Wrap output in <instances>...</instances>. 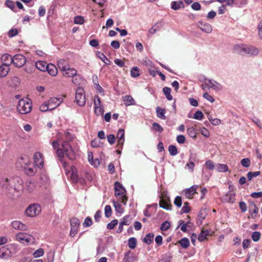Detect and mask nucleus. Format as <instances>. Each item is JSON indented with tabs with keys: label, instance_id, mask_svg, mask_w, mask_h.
Masks as SVG:
<instances>
[{
	"label": "nucleus",
	"instance_id": "69168bd1",
	"mask_svg": "<svg viewBox=\"0 0 262 262\" xmlns=\"http://www.w3.org/2000/svg\"><path fill=\"white\" fill-rule=\"evenodd\" d=\"M190 211V208L189 207V203L188 202H185L184 206L182 208V211L183 213H188Z\"/></svg>",
	"mask_w": 262,
	"mask_h": 262
},
{
	"label": "nucleus",
	"instance_id": "052dcab7",
	"mask_svg": "<svg viewBox=\"0 0 262 262\" xmlns=\"http://www.w3.org/2000/svg\"><path fill=\"white\" fill-rule=\"evenodd\" d=\"M241 164L245 167H248L250 165V161L248 158H244L241 160Z\"/></svg>",
	"mask_w": 262,
	"mask_h": 262
},
{
	"label": "nucleus",
	"instance_id": "c756f323",
	"mask_svg": "<svg viewBox=\"0 0 262 262\" xmlns=\"http://www.w3.org/2000/svg\"><path fill=\"white\" fill-rule=\"evenodd\" d=\"M156 113L157 117L162 119L165 120L166 119V117L165 116V110L164 108H161L160 107H157L156 108Z\"/></svg>",
	"mask_w": 262,
	"mask_h": 262
},
{
	"label": "nucleus",
	"instance_id": "6e6d98bb",
	"mask_svg": "<svg viewBox=\"0 0 262 262\" xmlns=\"http://www.w3.org/2000/svg\"><path fill=\"white\" fill-rule=\"evenodd\" d=\"M62 150L64 152L68 151L69 149L71 148V145L68 141H64L62 143Z\"/></svg>",
	"mask_w": 262,
	"mask_h": 262
},
{
	"label": "nucleus",
	"instance_id": "412c9836",
	"mask_svg": "<svg viewBox=\"0 0 262 262\" xmlns=\"http://www.w3.org/2000/svg\"><path fill=\"white\" fill-rule=\"evenodd\" d=\"M231 186H229L230 192L224 196V200L228 203H233L235 202V194L231 192Z\"/></svg>",
	"mask_w": 262,
	"mask_h": 262
},
{
	"label": "nucleus",
	"instance_id": "c9c22d12",
	"mask_svg": "<svg viewBox=\"0 0 262 262\" xmlns=\"http://www.w3.org/2000/svg\"><path fill=\"white\" fill-rule=\"evenodd\" d=\"M168 151L170 155L172 156H174L177 155L178 153L177 148L176 146L173 145H170L168 147Z\"/></svg>",
	"mask_w": 262,
	"mask_h": 262
},
{
	"label": "nucleus",
	"instance_id": "7ed1b4c3",
	"mask_svg": "<svg viewBox=\"0 0 262 262\" xmlns=\"http://www.w3.org/2000/svg\"><path fill=\"white\" fill-rule=\"evenodd\" d=\"M17 110L21 114H26L32 110V103L30 100L20 99L17 106Z\"/></svg>",
	"mask_w": 262,
	"mask_h": 262
},
{
	"label": "nucleus",
	"instance_id": "f03ea898",
	"mask_svg": "<svg viewBox=\"0 0 262 262\" xmlns=\"http://www.w3.org/2000/svg\"><path fill=\"white\" fill-rule=\"evenodd\" d=\"M233 51L235 53L242 56H256L259 53V50L257 48L244 44L235 45L233 47Z\"/></svg>",
	"mask_w": 262,
	"mask_h": 262
},
{
	"label": "nucleus",
	"instance_id": "8fccbe9b",
	"mask_svg": "<svg viewBox=\"0 0 262 262\" xmlns=\"http://www.w3.org/2000/svg\"><path fill=\"white\" fill-rule=\"evenodd\" d=\"M187 133L188 135L191 137L195 138L196 136V133L193 127H189L187 129Z\"/></svg>",
	"mask_w": 262,
	"mask_h": 262
},
{
	"label": "nucleus",
	"instance_id": "c85d7f7f",
	"mask_svg": "<svg viewBox=\"0 0 262 262\" xmlns=\"http://www.w3.org/2000/svg\"><path fill=\"white\" fill-rule=\"evenodd\" d=\"M215 168L219 172H226L228 171V167L226 164H217L215 165Z\"/></svg>",
	"mask_w": 262,
	"mask_h": 262
},
{
	"label": "nucleus",
	"instance_id": "0eeeda50",
	"mask_svg": "<svg viewBox=\"0 0 262 262\" xmlns=\"http://www.w3.org/2000/svg\"><path fill=\"white\" fill-rule=\"evenodd\" d=\"M12 63L15 67L20 68L26 62V58L21 54H16L13 57Z\"/></svg>",
	"mask_w": 262,
	"mask_h": 262
},
{
	"label": "nucleus",
	"instance_id": "dca6fc26",
	"mask_svg": "<svg viewBox=\"0 0 262 262\" xmlns=\"http://www.w3.org/2000/svg\"><path fill=\"white\" fill-rule=\"evenodd\" d=\"M199 28L203 32H205L207 33H210L212 31V28L211 26L208 23H203L202 21H199L198 23Z\"/></svg>",
	"mask_w": 262,
	"mask_h": 262
},
{
	"label": "nucleus",
	"instance_id": "338daca9",
	"mask_svg": "<svg viewBox=\"0 0 262 262\" xmlns=\"http://www.w3.org/2000/svg\"><path fill=\"white\" fill-rule=\"evenodd\" d=\"M153 127L154 129L160 133H162L163 131V127L158 123L154 122L152 124Z\"/></svg>",
	"mask_w": 262,
	"mask_h": 262
},
{
	"label": "nucleus",
	"instance_id": "603ef678",
	"mask_svg": "<svg viewBox=\"0 0 262 262\" xmlns=\"http://www.w3.org/2000/svg\"><path fill=\"white\" fill-rule=\"evenodd\" d=\"M114 205L116 211L120 213L123 212V209L121 205L119 202H114Z\"/></svg>",
	"mask_w": 262,
	"mask_h": 262
},
{
	"label": "nucleus",
	"instance_id": "0e129e2a",
	"mask_svg": "<svg viewBox=\"0 0 262 262\" xmlns=\"http://www.w3.org/2000/svg\"><path fill=\"white\" fill-rule=\"evenodd\" d=\"M172 256L170 255H165L159 262H171Z\"/></svg>",
	"mask_w": 262,
	"mask_h": 262
},
{
	"label": "nucleus",
	"instance_id": "bb28decb",
	"mask_svg": "<svg viewBox=\"0 0 262 262\" xmlns=\"http://www.w3.org/2000/svg\"><path fill=\"white\" fill-rule=\"evenodd\" d=\"M162 25L160 23H156L155 24L153 27L149 30L148 36L150 37V36L154 34H155L157 31L160 30L161 28Z\"/></svg>",
	"mask_w": 262,
	"mask_h": 262
},
{
	"label": "nucleus",
	"instance_id": "72a5a7b5",
	"mask_svg": "<svg viewBox=\"0 0 262 262\" xmlns=\"http://www.w3.org/2000/svg\"><path fill=\"white\" fill-rule=\"evenodd\" d=\"M179 243L181 246L184 249L188 248L190 244L189 239L186 237L183 238Z\"/></svg>",
	"mask_w": 262,
	"mask_h": 262
},
{
	"label": "nucleus",
	"instance_id": "aec40b11",
	"mask_svg": "<svg viewBox=\"0 0 262 262\" xmlns=\"http://www.w3.org/2000/svg\"><path fill=\"white\" fill-rule=\"evenodd\" d=\"M62 75L66 77H73L77 75V71L75 69L71 68L69 67L62 72Z\"/></svg>",
	"mask_w": 262,
	"mask_h": 262
},
{
	"label": "nucleus",
	"instance_id": "4468645a",
	"mask_svg": "<svg viewBox=\"0 0 262 262\" xmlns=\"http://www.w3.org/2000/svg\"><path fill=\"white\" fill-rule=\"evenodd\" d=\"M205 80L208 82L210 88L213 89L216 91H220L222 90V85L213 80L207 79L205 78Z\"/></svg>",
	"mask_w": 262,
	"mask_h": 262
},
{
	"label": "nucleus",
	"instance_id": "37998d69",
	"mask_svg": "<svg viewBox=\"0 0 262 262\" xmlns=\"http://www.w3.org/2000/svg\"><path fill=\"white\" fill-rule=\"evenodd\" d=\"M5 5L7 7L10 8L11 10H13L14 12L16 11L15 10V5L13 1H10V0H7L5 1Z\"/></svg>",
	"mask_w": 262,
	"mask_h": 262
},
{
	"label": "nucleus",
	"instance_id": "ea45409f",
	"mask_svg": "<svg viewBox=\"0 0 262 262\" xmlns=\"http://www.w3.org/2000/svg\"><path fill=\"white\" fill-rule=\"evenodd\" d=\"M183 4L182 1H173L171 3V8L174 10H179Z\"/></svg>",
	"mask_w": 262,
	"mask_h": 262
},
{
	"label": "nucleus",
	"instance_id": "f3484780",
	"mask_svg": "<svg viewBox=\"0 0 262 262\" xmlns=\"http://www.w3.org/2000/svg\"><path fill=\"white\" fill-rule=\"evenodd\" d=\"M198 188V185H193L190 188L184 190L186 196L188 199H191L192 195L196 193V190Z\"/></svg>",
	"mask_w": 262,
	"mask_h": 262
},
{
	"label": "nucleus",
	"instance_id": "39448f33",
	"mask_svg": "<svg viewBox=\"0 0 262 262\" xmlns=\"http://www.w3.org/2000/svg\"><path fill=\"white\" fill-rule=\"evenodd\" d=\"M75 100L78 105L83 106L85 104V95L83 88L78 87L76 91Z\"/></svg>",
	"mask_w": 262,
	"mask_h": 262
},
{
	"label": "nucleus",
	"instance_id": "a18cd8bd",
	"mask_svg": "<svg viewBox=\"0 0 262 262\" xmlns=\"http://www.w3.org/2000/svg\"><path fill=\"white\" fill-rule=\"evenodd\" d=\"M9 83L12 86H17L19 84V79L17 77H13Z\"/></svg>",
	"mask_w": 262,
	"mask_h": 262
},
{
	"label": "nucleus",
	"instance_id": "4c0bfd02",
	"mask_svg": "<svg viewBox=\"0 0 262 262\" xmlns=\"http://www.w3.org/2000/svg\"><path fill=\"white\" fill-rule=\"evenodd\" d=\"M49 103L48 102H45L44 103L41 104L40 107L39 109L41 112H46L48 111H51L52 109L50 108V106H49Z\"/></svg>",
	"mask_w": 262,
	"mask_h": 262
},
{
	"label": "nucleus",
	"instance_id": "f257e3e1",
	"mask_svg": "<svg viewBox=\"0 0 262 262\" xmlns=\"http://www.w3.org/2000/svg\"><path fill=\"white\" fill-rule=\"evenodd\" d=\"M2 188L8 193L14 195L20 193L24 190L23 181L17 176L4 178L1 182Z\"/></svg>",
	"mask_w": 262,
	"mask_h": 262
},
{
	"label": "nucleus",
	"instance_id": "13d9d810",
	"mask_svg": "<svg viewBox=\"0 0 262 262\" xmlns=\"http://www.w3.org/2000/svg\"><path fill=\"white\" fill-rule=\"evenodd\" d=\"M174 204L179 208L181 207L182 199H181V196H177L176 197L174 201Z\"/></svg>",
	"mask_w": 262,
	"mask_h": 262
},
{
	"label": "nucleus",
	"instance_id": "a19ab883",
	"mask_svg": "<svg viewBox=\"0 0 262 262\" xmlns=\"http://www.w3.org/2000/svg\"><path fill=\"white\" fill-rule=\"evenodd\" d=\"M65 154L67 157L71 160H73L75 158V153L72 147L69 149L68 151L65 152Z\"/></svg>",
	"mask_w": 262,
	"mask_h": 262
},
{
	"label": "nucleus",
	"instance_id": "5701e85b",
	"mask_svg": "<svg viewBox=\"0 0 262 262\" xmlns=\"http://www.w3.org/2000/svg\"><path fill=\"white\" fill-rule=\"evenodd\" d=\"M49 106L52 110L55 109L60 105V101L57 98H52L49 101Z\"/></svg>",
	"mask_w": 262,
	"mask_h": 262
},
{
	"label": "nucleus",
	"instance_id": "1a4fd4ad",
	"mask_svg": "<svg viewBox=\"0 0 262 262\" xmlns=\"http://www.w3.org/2000/svg\"><path fill=\"white\" fill-rule=\"evenodd\" d=\"M71 172H70V171H68V172H66V174H70V178L72 183H77L78 182H79L81 183H82L84 180L83 179L79 178L78 174L77 173V170L75 168V167L74 166H72L71 167Z\"/></svg>",
	"mask_w": 262,
	"mask_h": 262
},
{
	"label": "nucleus",
	"instance_id": "ddd939ff",
	"mask_svg": "<svg viewBox=\"0 0 262 262\" xmlns=\"http://www.w3.org/2000/svg\"><path fill=\"white\" fill-rule=\"evenodd\" d=\"M11 226L16 230H21V231H26L27 229V226L26 225L23 224V223L18 221H13L11 224Z\"/></svg>",
	"mask_w": 262,
	"mask_h": 262
},
{
	"label": "nucleus",
	"instance_id": "774afa93",
	"mask_svg": "<svg viewBox=\"0 0 262 262\" xmlns=\"http://www.w3.org/2000/svg\"><path fill=\"white\" fill-rule=\"evenodd\" d=\"M101 217V212L100 210H97L94 215V220L96 222H99Z\"/></svg>",
	"mask_w": 262,
	"mask_h": 262
},
{
	"label": "nucleus",
	"instance_id": "b1692460",
	"mask_svg": "<svg viewBox=\"0 0 262 262\" xmlns=\"http://www.w3.org/2000/svg\"><path fill=\"white\" fill-rule=\"evenodd\" d=\"M46 71H47L48 73L52 76H55L58 73L57 68L55 65L52 63L48 64V68Z\"/></svg>",
	"mask_w": 262,
	"mask_h": 262
},
{
	"label": "nucleus",
	"instance_id": "5fc2aeb1",
	"mask_svg": "<svg viewBox=\"0 0 262 262\" xmlns=\"http://www.w3.org/2000/svg\"><path fill=\"white\" fill-rule=\"evenodd\" d=\"M105 215L106 217H109L112 215V209L110 205H106L104 208Z\"/></svg>",
	"mask_w": 262,
	"mask_h": 262
},
{
	"label": "nucleus",
	"instance_id": "6ab92c4d",
	"mask_svg": "<svg viewBox=\"0 0 262 262\" xmlns=\"http://www.w3.org/2000/svg\"><path fill=\"white\" fill-rule=\"evenodd\" d=\"M249 212L251 214L252 218H256L258 212V208L256 206L253 202H251L250 204Z\"/></svg>",
	"mask_w": 262,
	"mask_h": 262
},
{
	"label": "nucleus",
	"instance_id": "20e7f679",
	"mask_svg": "<svg viewBox=\"0 0 262 262\" xmlns=\"http://www.w3.org/2000/svg\"><path fill=\"white\" fill-rule=\"evenodd\" d=\"M15 239L19 243L26 245L31 242H33L34 239L31 235L24 232L17 233L15 235Z\"/></svg>",
	"mask_w": 262,
	"mask_h": 262
},
{
	"label": "nucleus",
	"instance_id": "864d4df0",
	"mask_svg": "<svg viewBox=\"0 0 262 262\" xmlns=\"http://www.w3.org/2000/svg\"><path fill=\"white\" fill-rule=\"evenodd\" d=\"M252 239L254 242H257L259 240L260 237V233L258 231H255L252 234Z\"/></svg>",
	"mask_w": 262,
	"mask_h": 262
},
{
	"label": "nucleus",
	"instance_id": "6e6552de",
	"mask_svg": "<svg viewBox=\"0 0 262 262\" xmlns=\"http://www.w3.org/2000/svg\"><path fill=\"white\" fill-rule=\"evenodd\" d=\"M71 230L70 236L74 237L77 234L79 226L80 225V222L76 217H73L71 220Z\"/></svg>",
	"mask_w": 262,
	"mask_h": 262
},
{
	"label": "nucleus",
	"instance_id": "79ce46f5",
	"mask_svg": "<svg viewBox=\"0 0 262 262\" xmlns=\"http://www.w3.org/2000/svg\"><path fill=\"white\" fill-rule=\"evenodd\" d=\"M136 245H137V240H136V238L130 237L128 239V247L130 249H134L136 247Z\"/></svg>",
	"mask_w": 262,
	"mask_h": 262
},
{
	"label": "nucleus",
	"instance_id": "a211bd4d",
	"mask_svg": "<svg viewBox=\"0 0 262 262\" xmlns=\"http://www.w3.org/2000/svg\"><path fill=\"white\" fill-rule=\"evenodd\" d=\"M13 57L8 54H4L1 57V60L4 63L2 64L9 67V66L12 63Z\"/></svg>",
	"mask_w": 262,
	"mask_h": 262
},
{
	"label": "nucleus",
	"instance_id": "58836bf2",
	"mask_svg": "<svg viewBox=\"0 0 262 262\" xmlns=\"http://www.w3.org/2000/svg\"><path fill=\"white\" fill-rule=\"evenodd\" d=\"M260 174V171L249 172L247 173V178L249 181H251L254 177H256Z\"/></svg>",
	"mask_w": 262,
	"mask_h": 262
},
{
	"label": "nucleus",
	"instance_id": "a878e982",
	"mask_svg": "<svg viewBox=\"0 0 262 262\" xmlns=\"http://www.w3.org/2000/svg\"><path fill=\"white\" fill-rule=\"evenodd\" d=\"M10 71V68L7 66L2 64L0 66V78L6 77Z\"/></svg>",
	"mask_w": 262,
	"mask_h": 262
},
{
	"label": "nucleus",
	"instance_id": "4d7b16f0",
	"mask_svg": "<svg viewBox=\"0 0 262 262\" xmlns=\"http://www.w3.org/2000/svg\"><path fill=\"white\" fill-rule=\"evenodd\" d=\"M170 227V223L168 221L164 222L161 225L160 229L162 231H166Z\"/></svg>",
	"mask_w": 262,
	"mask_h": 262
},
{
	"label": "nucleus",
	"instance_id": "de8ad7c7",
	"mask_svg": "<svg viewBox=\"0 0 262 262\" xmlns=\"http://www.w3.org/2000/svg\"><path fill=\"white\" fill-rule=\"evenodd\" d=\"M43 253V250L42 248H39L33 253V255L35 258H37L42 256Z\"/></svg>",
	"mask_w": 262,
	"mask_h": 262
},
{
	"label": "nucleus",
	"instance_id": "9b49d317",
	"mask_svg": "<svg viewBox=\"0 0 262 262\" xmlns=\"http://www.w3.org/2000/svg\"><path fill=\"white\" fill-rule=\"evenodd\" d=\"M34 162L36 167L41 169L43 166V155L39 152H36L34 155Z\"/></svg>",
	"mask_w": 262,
	"mask_h": 262
},
{
	"label": "nucleus",
	"instance_id": "3c124183",
	"mask_svg": "<svg viewBox=\"0 0 262 262\" xmlns=\"http://www.w3.org/2000/svg\"><path fill=\"white\" fill-rule=\"evenodd\" d=\"M204 117V115L201 111H197L194 114L193 118L196 120H201Z\"/></svg>",
	"mask_w": 262,
	"mask_h": 262
},
{
	"label": "nucleus",
	"instance_id": "2f4dec72",
	"mask_svg": "<svg viewBox=\"0 0 262 262\" xmlns=\"http://www.w3.org/2000/svg\"><path fill=\"white\" fill-rule=\"evenodd\" d=\"M154 234L153 233H148L145 235L143 239L144 243L148 245H150L153 242Z\"/></svg>",
	"mask_w": 262,
	"mask_h": 262
},
{
	"label": "nucleus",
	"instance_id": "4be33fe9",
	"mask_svg": "<svg viewBox=\"0 0 262 262\" xmlns=\"http://www.w3.org/2000/svg\"><path fill=\"white\" fill-rule=\"evenodd\" d=\"M57 66L62 72H63L70 67L69 62L63 59H60L58 61Z\"/></svg>",
	"mask_w": 262,
	"mask_h": 262
},
{
	"label": "nucleus",
	"instance_id": "09e8293b",
	"mask_svg": "<svg viewBox=\"0 0 262 262\" xmlns=\"http://www.w3.org/2000/svg\"><path fill=\"white\" fill-rule=\"evenodd\" d=\"M118 221L117 219L113 220L110 223L107 224V228L110 230H112L117 225Z\"/></svg>",
	"mask_w": 262,
	"mask_h": 262
},
{
	"label": "nucleus",
	"instance_id": "680f3d73",
	"mask_svg": "<svg viewBox=\"0 0 262 262\" xmlns=\"http://www.w3.org/2000/svg\"><path fill=\"white\" fill-rule=\"evenodd\" d=\"M6 249L2 248L0 249V257L2 258H6L8 257V254L6 253Z\"/></svg>",
	"mask_w": 262,
	"mask_h": 262
},
{
	"label": "nucleus",
	"instance_id": "2eb2a0df",
	"mask_svg": "<svg viewBox=\"0 0 262 262\" xmlns=\"http://www.w3.org/2000/svg\"><path fill=\"white\" fill-rule=\"evenodd\" d=\"M118 139V146L119 148H122L124 142V130L119 129L117 135Z\"/></svg>",
	"mask_w": 262,
	"mask_h": 262
},
{
	"label": "nucleus",
	"instance_id": "bf43d9fd",
	"mask_svg": "<svg viewBox=\"0 0 262 262\" xmlns=\"http://www.w3.org/2000/svg\"><path fill=\"white\" fill-rule=\"evenodd\" d=\"M74 23L76 24L81 25L84 23L83 17L81 16H77L74 18Z\"/></svg>",
	"mask_w": 262,
	"mask_h": 262
},
{
	"label": "nucleus",
	"instance_id": "423d86ee",
	"mask_svg": "<svg viewBox=\"0 0 262 262\" xmlns=\"http://www.w3.org/2000/svg\"><path fill=\"white\" fill-rule=\"evenodd\" d=\"M41 211L40 207L37 204L30 205L26 210V214L30 217H34L39 214Z\"/></svg>",
	"mask_w": 262,
	"mask_h": 262
},
{
	"label": "nucleus",
	"instance_id": "f704fd0d",
	"mask_svg": "<svg viewBox=\"0 0 262 262\" xmlns=\"http://www.w3.org/2000/svg\"><path fill=\"white\" fill-rule=\"evenodd\" d=\"M131 76L134 78L140 76L139 69L137 67H134L130 70Z\"/></svg>",
	"mask_w": 262,
	"mask_h": 262
},
{
	"label": "nucleus",
	"instance_id": "cd10ccee",
	"mask_svg": "<svg viewBox=\"0 0 262 262\" xmlns=\"http://www.w3.org/2000/svg\"><path fill=\"white\" fill-rule=\"evenodd\" d=\"M195 155L191 154L189 159V162L186 165V166L188 167V168L191 170V171H193V168L195 166V164L193 162V161H195Z\"/></svg>",
	"mask_w": 262,
	"mask_h": 262
},
{
	"label": "nucleus",
	"instance_id": "9d476101",
	"mask_svg": "<svg viewBox=\"0 0 262 262\" xmlns=\"http://www.w3.org/2000/svg\"><path fill=\"white\" fill-rule=\"evenodd\" d=\"M114 189L115 191V195L117 198L126 194V191L124 187L117 181L114 184Z\"/></svg>",
	"mask_w": 262,
	"mask_h": 262
},
{
	"label": "nucleus",
	"instance_id": "7c9ffc66",
	"mask_svg": "<svg viewBox=\"0 0 262 262\" xmlns=\"http://www.w3.org/2000/svg\"><path fill=\"white\" fill-rule=\"evenodd\" d=\"M209 231L208 230H203L198 236V240L201 242L204 241L209 235Z\"/></svg>",
	"mask_w": 262,
	"mask_h": 262
},
{
	"label": "nucleus",
	"instance_id": "e433bc0d",
	"mask_svg": "<svg viewBox=\"0 0 262 262\" xmlns=\"http://www.w3.org/2000/svg\"><path fill=\"white\" fill-rule=\"evenodd\" d=\"M160 207L166 209V210H171V205L169 203L166 202L164 200H162L160 202Z\"/></svg>",
	"mask_w": 262,
	"mask_h": 262
},
{
	"label": "nucleus",
	"instance_id": "e2e57ef3",
	"mask_svg": "<svg viewBox=\"0 0 262 262\" xmlns=\"http://www.w3.org/2000/svg\"><path fill=\"white\" fill-rule=\"evenodd\" d=\"M205 165L210 170H212L215 168V166L214 165V163L211 160H208L206 161Z\"/></svg>",
	"mask_w": 262,
	"mask_h": 262
},
{
	"label": "nucleus",
	"instance_id": "49530a36",
	"mask_svg": "<svg viewBox=\"0 0 262 262\" xmlns=\"http://www.w3.org/2000/svg\"><path fill=\"white\" fill-rule=\"evenodd\" d=\"M120 223L123 225H129L131 223L130 216L128 215L124 216L123 218H122Z\"/></svg>",
	"mask_w": 262,
	"mask_h": 262
},
{
	"label": "nucleus",
	"instance_id": "f8f14e48",
	"mask_svg": "<svg viewBox=\"0 0 262 262\" xmlns=\"http://www.w3.org/2000/svg\"><path fill=\"white\" fill-rule=\"evenodd\" d=\"M24 171L28 176H33L36 173L37 169L32 164L29 163L25 164Z\"/></svg>",
	"mask_w": 262,
	"mask_h": 262
},
{
	"label": "nucleus",
	"instance_id": "393cba45",
	"mask_svg": "<svg viewBox=\"0 0 262 262\" xmlns=\"http://www.w3.org/2000/svg\"><path fill=\"white\" fill-rule=\"evenodd\" d=\"M48 64L42 61H38L35 63V67L41 71H46L48 68Z\"/></svg>",
	"mask_w": 262,
	"mask_h": 262
},
{
	"label": "nucleus",
	"instance_id": "c03bdc74",
	"mask_svg": "<svg viewBox=\"0 0 262 262\" xmlns=\"http://www.w3.org/2000/svg\"><path fill=\"white\" fill-rule=\"evenodd\" d=\"M92 224L93 221L92 219L90 217L88 216L85 219L82 224V225L84 227H90L92 225Z\"/></svg>",
	"mask_w": 262,
	"mask_h": 262
},
{
	"label": "nucleus",
	"instance_id": "473e14b6",
	"mask_svg": "<svg viewBox=\"0 0 262 262\" xmlns=\"http://www.w3.org/2000/svg\"><path fill=\"white\" fill-rule=\"evenodd\" d=\"M124 104L126 106L133 105L134 104V100L130 95L125 96L124 98Z\"/></svg>",
	"mask_w": 262,
	"mask_h": 262
}]
</instances>
